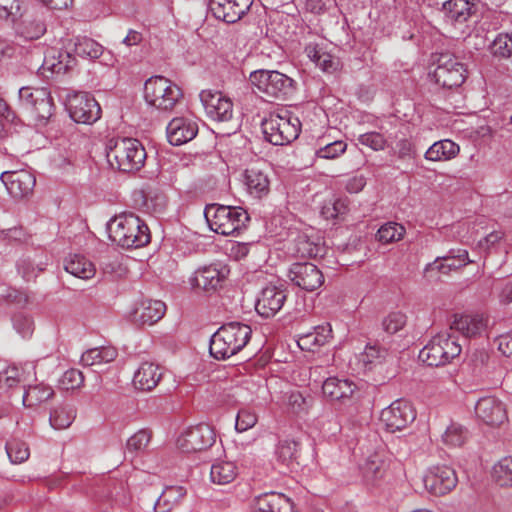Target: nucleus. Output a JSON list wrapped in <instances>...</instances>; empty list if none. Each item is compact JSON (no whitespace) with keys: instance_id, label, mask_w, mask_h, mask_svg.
Segmentation results:
<instances>
[{"instance_id":"1","label":"nucleus","mask_w":512,"mask_h":512,"mask_svg":"<svg viewBox=\"0 0 512 512\" xmlns=\"http://www.w3.org/2000/svg\"><path fill=\"white\" fill-rule=\"evenodd\" d=\"M109 239L118 246L140 248L150 242V231L143 220L132 212H123L107 223Z\"/></svg>"},{"instance_id":"2","label":"nucleus","mask_w":512,"mask_h":512,"mask_svg":"<svg viewBox=\"0 0 512 512\" xmlns=\"http://www.w3.org/2000/svg\"><path fill=\"white\" fill-rule=\"evenodd\" d=\"M252 329L240 322L223 324L210 338L209 352L216 360H226L239 353L249 342Z\"/></svg>"},{"instance_id":"3","label":"nucleus","mask_w":512,"mask_h":512,"mask_svg":"<svg viewBox=\"0 0 512 512\" xmlns=\"http://www.w3.org/2000/svg\"><path fill=\"white\" fill-rule=\"evenodd\" d=\"M146 156L142 143L134 138L110 140L106 152L110 166L125 173L140 170L144 165Z\"/></svg>"},{"instance_id":"4","label":"nucleus","mask_w":512,"mask_h":512,"mask_svg":"<svg viewBox=\"0 0 512 512\" xmlns=\"http://www.w3.org/2000/svg\"><path fill=\"white\" fill-rule=\"evenodd\" d=\"M204 216L209 228L224 236L238 234L250 221L248 212L242 207L216 203L206 205Z\"/></svg>"},{"instance_id":"5","label":"nucleus","mask_w":512,"mask_h":512,"mask_svg":"<svg viewBox=\"0 0 512 512\" xmlns=\"http://www.w3.org/2000/svg\"><path fill=\"white\" fill-rule=\"evenodd\" d=\"M251 85L273 100H286L296 91V81L276 70H255L250 73Z\"/></svg>"},{"instance_id":"6","label":"nucleus","mask_w":512,"mask_h":512,"mask_svg":"<svg viewBox=\"0 0 512 512\" xmlns=\"http://www.w3.org/2000/svg\"><path fill=\"white\" fill-rule=\"evenodd\" d=\"M182 97L180 87L163 76H153L144 84L146 103L159 111L171 112Z\"/></svg>"},{"instance_id":"7","label":"nucleus","mask_w":512,"mask_h":512,"mask_svg":"<svg viewBox=\"0 0 512 512\" xmlns=\"http://www.w3.org/2000/svg\"><path fill=\"white\" fill-rule=\"evenodd\" d=\"M266 141L273 145H287L296 140L301 132V122L298 117L285 111L284 114H271L261 123Z\"/></svg>"},{"instance_id":"8","label":"nucleus","mask_w":512,"mask_h":512,"mask_svg":"<svg viewBox=\"0 0 512 512\" xmlns=\"http://www.w3.org/2000/svg\"><path fill=\"white\" fill-rule=\"evenodd\" d=\"M457 338L449 333L434 336L419 352V359L428 366H444L461 354Z\"/></svg>"},{"instance_id":"9","label":"nucleus","mask_w":512,"mask_h":512,"mask_svg":"<svg viewBox=\"0 0 512 512\" xmlns=\"http://www.w3.org/2000/svg\"><path fill=\"white\" fill-rule=\"evenodd\" d=\"M436 68L430 76L443 89L459 88L466 80L467 69L458 58L450 53H441L435 60Z\"/></svg>"},{"instance_id":"10","label":"nucleus","mask_w":512,"mask_h":512,"mask_svg":"<svg viewBox=\"0 0 512 512\" xmlns=\"http://www.w3.org/2000/svg\"><path fill=\"white\" fill-rule=\"evenodd\" d=\"M497 359L485 349H475L468 355L463 371L474 384L484 383L493 378Z\"/></svg>"},{"instance_id":"11","label":"nucleus","mask_w":512,"mask_h":512,"mask_svg":"<svg viewBox=\"0 0 512 512\" xmlns=\"http://www.w3.org/2000/svg\"><path fill=\"white\" fill-rule=\"evenodd\" d=\"M67 110L77 123L93 124L101 117V107L88 92H74L67 98Z\"/></svg>"},{"instance_id":"12","label":"nucleus","mask_w":512,"mask_h":512,"mask_svg":"<svg viewBox=\"0 0 512 512\" xmlns=\"http://www.w3.org/2000/svg\"><path fill=\"white\" fill-rule=\"evenodd\" d=\"M416 418V412L411 403L404 399H397L381 412L380 419L386 430L396 432L405 429Z\"/></svg>"},{"instance_id":"13","label":"nucleus","mask_w":512,"mask_h":512,"mask_svg":"<svg viewBox=\"0 0 512 512\" xmlns=\"http://www.w3.org/2000/svg\"><path fill=\"white\" fill-rule=\"evenodd\" d=\"M423 483L430 494L444 496L456 487L458 477L453 468L438 465L428 469L423 477Z\"/></svg>"},{"instance_id":"14","label":"nucleus","mask_w":512,"mask_h":512,"mask_svg":"<svg viewBox=\"0 0 512 512\" xmlns=\"http://www.w3.org/2000/svg\"><path fill=\"white\" fill-rule=\"evenodd\" d=\"M215 432L208 424L188 428L177 438V447L184 453L205 450L215 442Z\"/></svg>"},{"instance_id":"15","label":"nucleus","mask_w":512,"mask_h":512,"mask_svg":"<svg viewBox=\"0 0 512 512\" xmlns=\"http://www.w3.org/2000/svg\"><path fill=\"white\" fill-rule=\"evenodd\" d=\"M287 276L295 286L307 292L317 290L324 283L322 271L310 262L291 264Z\"/></svg>"},{"instance_id":"16","label":"nucleus","mask_w":512,"mask_h":512,"mask_svg":"<svg viewBox=\"0 0 512 512\" xmlns=\"http://www.w3.org/2000/svg\"><path fill=\"white\" fill-rule=\"evenodd\" d=\"M287 300V289L283 285L269 284L259 292L255 310L263 318L275 316Z\"/></svg>"},{"instance_id":"17","label":"nucleus","mask_w":512,"mask_h":512,"mask_svg":"<svg viewBox=\"0 0 512 512\" xmlns=\"http://www.w3.org/2000/svg\"><path fill=\"white\" fill-rule=\"evenodd\" d=\"M201 103L207 116L214 121L227 122L233 117V103L219 91L203 90Z\"/></svg>"},{"instance_id":"18","label":"nucleus","mask_w":512,"mask_h":512,"mask_svg":"<svg viewBox=\"0 0 512 512\" xmlns=\"http://www.w3.org/2000/svg\"><path fill=\"white\" fill-rule=\"evenodd\" d=\"M253 0H209L212 15L226 23H235L250 9Z\"/></svg>"},{"instance_id":"19","label":"nucleus","mask_w":512,"mask_h":512,"mask_svg":"<svg viewBox=\"0 0 512 512\" xmlns=\"http://www.w3.org/2000/svg\"><path fill=\"white\" fill-rule=\"evenodd\" d=\"M8 193L15 199L29 196L35 187V176L27 170L6 171L0 176Z\"/></svg>"},{"instance_id":"20","label":"nucleus","mask_w":512,"mask_h":512,"mask_svg":"<svg viewBox=\"0 0 512 512\" xmlns=\"http://www.w3.org/2000/svg\"><path fill=\"white\" fill-rule=\"evenodd\" d=\"M166 305L160 300L145 299L136 303L129 319L137 326L153 325L164 316Z\"/></svg>"},{"instance_id":"21","label":"nucleus","mask_w":512,"mask_h":512,"mask_svg":"<svg viewBox=\"0 0 512 512\" xmlns=\"http://www.w3.org/2000/svg\"><path fill=\"white\" fill-rule=\"evenodd\" d=\"M198 130L195 120L188 117H175L167 125V139L171 145L180 146L193 140Z\"/></svg>"},{"instance_id":"22","label":"nucleus","mask_w":512,"mask_h":512,"mask_svg":"<svg viewBox=\"0 0 512 512\" xmlns=\"http://www.w3.org/2000/svg\"><path fill=\"white\" fill-rule=\"evenodd\" d=\"M475 414L485 424L498 426L507 419L504 404L496 397L480 398L475 404Z\"/></svg>"},{"instance_id":"23","label":"nucleus","mask_w":512,"mask_h":512,"mask_svg":"<svg viewBox=\"0 0 512 512\" xmlns=\"http://www.w3.org/2000/svg\"><path fill=\"white\" fill-rule=\"evenodd\" d=\"M243 178L246 191L251 197L262 199L269 194L271 180L267 167H249L245 169Z\"/></svg>"},{"instance_id":"24","label":"nucleus","mask_w":512,"mask_h":512,"mask_svg":"<svg viewBox=\"0 0 512 512\" xmlns=\"http://www.w3.org/2000/svg\"><path fill=\"white\" fill-rule=\"evenodd\" d=\"M225 268L217 264L203 266L197 269L190 278V284L193 288L201 289L205 292H214L221 286L225 279Z\"/></svg>"},{"instance_id":"25","label":"nucleus","mask_w":512,"mask_h":512,"mask_svg":"<svg viewBox=\"0 0 512 512\" xmlns=\"http://www.w3.org/2000/svg\"><path fill=\"white\" fill-rule=\"evenodd\" d=\"M251 508L252 512H294V505L290 498L273 491L256 496Z\"/></svg>"},{"instance_id":"26","label":"nucleus","mask_w":512,"mask_h":512,"mask_svg":"<svg viewBox=\"0 0 512 512\" xmlns=\"http://www.w3.org/2000/svg\"><path fill=\"white\" fill-rule=\"evenodd\" d=\"M76 65V58L67 50L50 48L45 53V57L39 71L45 75L46 71L52 74H64Z\"/></svg>"},{"instance_id":"27","label":"nucleus","mask_w":512,"mask_h":512,"mask_svg":"<svg viewBox=\"0 0 512 512\" xmlns=\"http://www.w3.org/2000/svg\"><path fill=\"white\" fill-rule=\"evenodd\" d=\"M476 10L475 0H447L442 6L446 21L454 25L467 22Z\"/></svg>"},{"instance_id":"28","label":"nucleus","mask_w":512,"mask_h":512,"mask_svg":"<svg viewBox=\"0 0 512 512\" xmlns=\"http://www.w3.org/2000/svg\"><path fill=\"white\" fill-rule=\"evenodd\" d=\"M356 388V384L348 379L329 377L322 385V392L332 402L345 403L351 399Z\"/></svg>"},{"instance_id":"29","label":"nucleus","mask_w":512,"mask_h":512,"mask_svg":"<svg viewBox=\"0 0 512 512\" xmlns=\"http://www.w3.org/2000/svg\"><path fill=\"white\" fill-rule=\"evenodd\" d=\"M162 373L159 367L151 362H143L134 373L133 384L142 391H151L159 383Z\"/></svg>"},{"instance_id":"30","label":"nucleus","mask_w":512,"mask_h":512,"mask_svg":"<svg viewBox=\"0 0 512 512\" xmlns=\"http://www.w3.org/2000/svg\"><path fill=\"white\" fill-rule=\"evenodd\" d=\"M16 33L24 40H37L46 32V24L39 16L26 15L16 25Z\"/></svg>"},{"instance_id":"31","label":"nucleus","mask_w":512,"mask_h":512,"mask_svg":"<svg viewBox=\"0 0 512 512\" xmlns=\"http://www.w3.org/2000/svg\"><path fill=\"white\" fill-rule=\"evenodd\" d=\"M307 56L325 73H334L339 69V59L324 51L317 44H309L305 47Z\"/></svg>"},{"instance_id":"32","label":"nucleus","mask_w":512,"mask_h":512,"mask_svg":"<svg viewBox=\"0 0 512 512\" xmlns=\"http://www.w3.org/2000/svg\"><path fill=\"white\" fill-rule=\"evenodd\" d=\"M64 269L80 279H90L96 272L94 264L81 254L69 255L65 259Z\"/></svg>"},{"instance_id":"33","label":"nucleus","mask_w":512,"mask_h":512,"mask_svg":"<svg viewBox=\"0 0 512 512\" xmlns=\"http://www.w3.org/2000/svg\"><path fill=\"white\" fill-rule=\"evenodd\" d=\"M486 327V323L482 316L479 315H462L456 318L451 329L460 332L465 337H474L480 334Z\"/></svg>"},{"instance_id":"34","label":"nucleus","mask_w":512,"mask_h":512,"mask_svg":"<svg viewBox=\"0 0 512 512\" xmlns=\"http://www.w3.org/2000/svg\"><path fill=\"white\" fill-rule=\"evenodd\" d=\"M186 495V489L182 486L166 487L154 503L155 512H170Z\"/></svg>"},{"instance_id":"35","label":"nucleus","mask_w":512,"mask_h":512,"mask_svg":"<svg viewBox=\"0 0 512 512\" xmlns=\"http://www.w3.org/2000/svg\"><path fill=\"white\" fill-rule=\"evenodd\" d=\"M238 468L232 461L218 460L211 465L210 480L214 484L226 485L235 480Z\"/></svg>"},{"instance_id":"36","label":"nucleus","mask_w":512,"mask_h":512,"mask_svg":"<svg viewBox=\"0 0 512 512\" xmlns=\"http://www.w3.org/2000/svg\"><path fill=\"white\" fill-rule=\"evenodd\" d=\"M459 153V146L449 139L432 144L425 152V159L430 161H445L454 158Z\"/></svg>"},{"instance_id":"37","label":"nucleus","mask_w":512,"mask_h":512,"mask_svg":"<svg viewBox=\"0 0 512 512\" xmlns=\"http://www.w3.org/2000/svg\"><path fill=\"white\" fill-rule=\"evenodd\" d=\"M117 355L118 353L115 348L103 346L87 350L82 354L80 361L83 366H93L110 363L116 359Z\"/></svg>"},{"instance_id":"38","label":"nucleus","mask_w":512,"mask_h":512,"mask_svg":"<svg viewBox=\"0 0 512 512\" xmlns=\"http://www.w3.org/2000/svg\"><path fill=\"white\" fill-rule=\"evenodd\" d=\"M54 395L52 387L43 383L30 385L24 391L23 405L28 408L36 407L43 402H46Z\"/></svg>"},{"instance_id":"39","label":"nucleus","mask_w":512,"mask_h":512,"mask_svg":"<svg viewBox=\"0 0 512 512\" xmlns=\"http://www.w3.org/2000/svg\"><path fill=\"white\" fill-rule=\"evenodd\" d=\"M104 48L101 44L87 36L76 37L74 52L76 55L86 59H98L103 54Z\"/></svg>"},{"instance_id":"40","label":"nucleus","mask_w":512,"mask_h":512,"mask_svg":"<svg viewBox=\"0 0 512 512\" xmlns=\"http://www.w3.org/2000/svg\"><path fill=\"white\" fill-rule=\"evenodd\" d=\"M76 417V409L72 405H61L51 411L49 421L54 429L68 428Z\"/></svg>"},{"instance_id":"41","label":"nucleus","mask_w":512,"mask_h":512,"mask_svg":"<svg viewBox=\"0 0 512 512\" xmlns=\"http://www.w3.org/2000/svg\"><path fill=\"white\" fill-rule=\"evenodd\" d=\"M299 446L300 444L292 439L280 440L275 450L277 459L286 466H291L294 462H297Z\"/></svg>"},{"instance_id":"42","label":"nucleus","mask_w":512,"mask_h":512,"mask_svg":"<svg viewBox=\"0 0 512 512\" xmlns=\"http://www.w3.org/2000/svg\"><path fill=\"white\" fill-rule=\"evenodd\" d=\"M492 478L501 487H512V456L500 459L493 466Z\"/></svg>"},{"instance_id":"43","label":"nucleus","mask_w":512,"mask_h":512,"mask_svg":"<svg viewBox=\"0 0 512 512\" xmlns=\"http://www.w3.org/2000/svg\"><path fill=\"white\" fill-rule=\"evenodd\" d=\"M360 470L367 481H374L383 477L385 473V462L379 455L373 454L367 457L360 465Z\"/></svg>"},{"instance_id":"44","label":"nucleus","mask_w":512,"mask_h":512,"mask_svg":"<svg viewBox=\"0 0 512 512\" xmlns=\"http://www.w3.org/2000/svg\"><path fill=\"white\" fill-rule=\"evenodd\" d=\"M105 497L117 505H126L130 496L127 484L124 481L110 480L105 486Z\"/></svg>"},{"instance_id":"45","label":"nucleus","mask_w":512,"mask_h":512,"mask_svg":"<svg viewBox=\"0 0 512 512\" xmlns=\"http://www.w3.org/2000/svg\"><path fill=\"white\" fill-rule=\"evenodd\" d=\"M38 99L39 101L36 103L31 115L37 122L46 123V121L53 115L55 108L49 89Z\"/></svg>"},{"instance_id":"46","label":"nucleus","mask_w":512,"mask_h":512,"mask_svg":"<svg viewBox=\"0 0 512 512\" xmlns=\"http://www.w3.org/2000/svg\"><path fill=\"white\" fill-rule=\"evenodd\" d=\"M294 252L299 257L315 258L322 256L323 248L306 235H299L294 241Z\"/></svg>"},{"instance_id":"47","label":"nucleus","mask_w":512,"mask_h":512,"mask_svg":"<svg viewBox=\"0 0 512 512\" xmlns=\"http://www.w3.org/2000/svg\"><path fill=\"white\" fill-rule=\"evenodd\" d=\"M405 234V228L396 222H388L382 225L376 234V238L383 244L399 241Z\"/></svg>"},{"instance_id":"48","label":"nucleus","mask_w":512,"mask_h":512,"mask_svg":"<svg viewBox=\"0 0 512 512\" xmlns=\"http://www.w3.org/2000/svg\"><path fill=\"white\" fill-rule=\"evenodd\" d=\"M5 448L10 461L15 464L25 462L30 456L27 443L19 439L9 440Z\"/></svg>"},{"instance_id":"49","label":"nucleus","mask_w":512,"mask_h":512,"mask_svg":"<svg viewBox=\"0 0 512 512\" xmlns=\"http://www.w3.org/2000/svg\"><path fill=\"white\" fill-rule=\"evenodd\" d=\"M348 212V201L343 198H335L325 202L321 208V215L326 220H334Z\"/></svg>"},{"instance_id":"50","label":"nucleus","mask_w":512,"mask_h":512,"mask_svg":"<svg viewBox=\"0 0 512 512\" xmlns=\"http://www.w3.org/2000/svg\"><path fill=\"white\" fill-rule=\"evenodd\" d=\"M48 89L45 87L33 88V87H22L19 89V101L22 107L27 110L30 114L35 108L36 103L39 101L38 98Z\"/></svg>"},{"instance_id":"51","label":"nucleus","mask_w":512,"mask_h":512,"mask_svg":"<svg viewBox=\"0 0 512 512\" xmlns=\"http://www.w3.org/2000/svg\"><path fill=\"white\" fill-rule=\"evenodd\" d=\"M490 52L499 58H509L512 55V35L500 33L489 46Z\"/></svg>"},{"instance_id":"52","label":"nucleus","mask_w":512,"mask_h":512,"mask_svg":"<svg viewBox=\"0 0 512 512\" xmlns=\"http://www.w3.org/2000/svg\"><path fill=\"white\" fill-rule=\"evenodd\" d=\"M388 355V349L379 343H368L361 354V360L365 365L380 364Z\"/></svg>"},{"instance_id":"53","label":"nucleus","mask_w":512,"mask_h":512,"mask_svg":"<svg viewBox=\"0 0 512 512\" xmlns=\"http://www.w3.org/2000/svg\"><path fill=\"white\" fill-rule=\"evenodd\" d=\"M16 267L18 274L27 282L35 280L45 270L43 264H35L30 258L19 259Z\"/></svg>"},{"instance_id":"54","label":"nucleus","mask_w":512,"mask_h":512,"mask_svg":"<svg viewBox=\"0 0 512 512\" xmlns=\"http://www.w3.org/2000/svg\"><path fill=\"white\" fill-rule=\"evenodd\" d=\"M467 438V431L460 425L451 424L442 436L443 442L452 447L461 446Z\"/></svg>"},{"instance_id":"55","label":"nucleus","mask_w":512,"mask_h":512,"mask_svg":"<svg viewBox=\"0 0 512 512\" xmlns=\"http://www.w3.org/2000/svg\"><path fill=\"white\" fill-rule=\"evenodd\" d=\"M407 317L402 312H391L382 320L383 330L389 334H396L406 325Z\"/></svg>"},{"instance_id":"56","label":"nucleus","mask_w":512,"mask_h":512,"mask_svg":"<svg viewBox=\"0 0 512 512\" xmlns=\"http://www.w3.org/2000/svg\"><path fill=\"white\" fill-rule=\"evenodd\" d=\"M84 383L83 373L75 368H71L64 372L59 380V385L64 390H75L80 388Z\"/></svg>"},{"instance_id":"57","label":"nucleus","mask_w":512,"mask_h":512,"mask_svg":"<svg viewBox=\"0 0 512 512\" xmlns=\"http://www.w3.org/2000/svg\"><path fill=\"white\" fill-rule=\"evenodd\" d=\"M13 327L23 338H29L34 332V321L31 316L17 313L12 317Z\"/></svg>"},{"instance_id":"58","label":"nucleus","mask_w":512,"mask_h":512,"mask_svg":"<svg viewBox=\"0 0 512 512\" xmlns=\"http://www.w3.org/2000/svg\"><path fill=\"white\" fill-rule=\"evenodd\" d=\"M347 149V144L342 140L333 141L316 150L317 158L336 159Z\"/></svg>"},{"instance_id":"59","label":"nucleus","mask_w":512,"mask_h":512,"mask_svg":"<svg viewBox=\"0 0 512 512\" xmlns=\"http://www.w3.org/2000/svg\"><path fill=\"white\" fill-rule=\"evenodd\" d=\"M357 140L361 145L367 146L374 151L384 150L387 142L383 134L375 131L360 134Z\"/></svg>"},{"instance_id":"60","label":"nucleus","mask_w":512,"mask_h":512,"mask_svg":"<svg viewBox=\"0 0 512 512\" xmlns=\"http://www.w3.org/2000/svg\"><path fill=\"white\" fill-rule=\"evenodd\" d=\"M151 434L147 430H139L132 435L126 443V448L131 453L143 451L150 442Z\"/></svg>"},{"instance_id":"61","label":"nucleus","mask_w":512,"mask_h":512,"mask_svg":"<svg viewBox=\"0 0 512 512\" xmlns=\"http://www.w3.org/2000/svg\"><path fill=\"white\" fill-rule=\"evenodd\" d=\"M462 267L460 263L457 262L455 257L448 254L442 258H437L433 263H429L426 266V271L437 270L441 273H448L451 270H456Z\"/></svg>"},{"instance_id":"62","label":"nucleus","mask_w":512,"mask_h":512,"mask_svg":"<svg viewBox=\"0 0 512 512\" xmlns=\"http://www.w3.org/2000/svg\"><path fill=\"white\" fill-rule=\"evenodd\" d=\"M257 423L256 414L246 408L240 409L237 413L235 429L238 432H245Z\"/></svg>"},{"instance_id":"63","label":"nucleus","mask_w":512,"mask_h":512,"mask_svg":"<svg viewBox=\"0 0 512 512\" xmlns=\"http://www.w3.org/2000/svg\"><path fill=\"white\" fill-rule=\"evenodd\" d=\"M19 14V0H0V19H11L14 22Z\"/></svg>"},{"instance_id":"64","label":"nucleus","mask_w":512,"mask_h":512,"mask_svg":"<svg viewBox=\"0 0 512 512\" xmlns=\"http://www.w3.org/2000/svg\"><path fill=\"white\" fill-rule=\"evenodd\" d=\"M503 237V232L493 231L478 242V247L486 252H489L494 245L503 239Z\"/></svg>"}]
</instances>
